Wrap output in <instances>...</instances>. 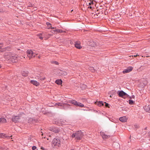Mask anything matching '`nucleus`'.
I'll use <instances>...</instances> for the list:
<instances>
[{
  "mask_svg": "<svg viewBox=\"0 0 150 150\" xmlns=\"http://www.w3.org/2000/svg\"><path fill=\"white\" fill-rule=\"evenodd\" d=\"M5 56L6 59L10 60L13 63L16 62L17 61L18 56L17 55H15L9 52L6 53Z\"/></svg>",
  "mask_w": 150,
  "mask_h": 150,
  "instance_id": "1",
  "label": "nucleus"
},
{
  "mask_svg": "<svg viewBox=\"0 0 150 150\" xmlns=\"http://www.w3.org/2000/svg\"><path fill=\"white\" fill-rule=\"evenodd\" d=\"M83 135V134L81 131H79L73 133L71 136L72 138H75L76 139L79 140L81 139Z\"/></svg>",
  "mask_w": 150,
  "mask_h": 150,
  "instance_id": "2",
  "label": "nucleus"
},
{
  "mask_svg": "<svg viewBox=\"0 0 150 150\" xmlns=\"http://www.w3.org/2000/svg\"><path fill=\"white\" fill-rule=\"evenodd\" d=\"M60 145V142L59 138H54L52 142V146H57L59 147Z\"/></svg>",
  "mask_w": 150,
  "mask_h": 150,
  "instance_id": "3",
  "label": "nucleus"
},
{
  "mask_svg": "<svg viewBox=\"0 0 150 150\" xmlns=\"http://www.w3.org/2000/svg\"><path fill=\"white\" fill-rule=\"evenodd\" d=\"M70 103L77 106H79L81 108L84 107V105L83 104L78 102L74 100H70Z\"/></svg>",
  "mask_w": 150,
  "mask_h": 150,
  "instance_id": "4",
  "label": "nucleus"
},
{
  "mask_svg": "<svg viewBox=\"0 0 150 150\" xmlns=\"http://www.w3.org/2000/svg\"><path fill=\"white\" fill-rule=\"evenodd\" d=\"M118 94L120 97L125 98L128 97L129 96L123 91H119L118 92Z\"/></svg>",
  "mask_w": 150,
  "mask_h": 150,
  "instance_id": "5",
  "label": "nucleus"
},
{
  "mask_svg": "<svg viewBox=\"0 0 150 150\" xmlns=\"http://www.w3.org/2000/svg\"><path fill=\"white\" fill-rule=\"evenodd\" d=\"M27 56L30 59L31 58H33L35 57L34 54L33 52L31 50H28L27 51Z\"/></svg>",
  "mask_w": 150,
  "mask_h": 150,
  "instance_id": "6",
  "label": "nucleus"
},
{
  "mask_svg": "<svg viewBox=\"0 0 150 150\" xmlns=\"http://www.w3.org/2000/svg\"><path fill=\"white\" fill-rule=\"evenodd\" d=\"M133 69V68L131 67H129L127 68L126 69H125L122 72L124 74H125L129 73Z\"/></svg>",
  "mask_w": 150,
  "mask_h": 150,
  "instance_id": "7",
  "label": "nucleus"
},
{
  "mask_svg": "<svg viewBox=\"0 0 150 150\" xmlns=\"http://www.w3.org/2000/svg\"><path fill=\"white\" fill-rule=\"evenodd\" d=\"M20 118L19 116H14L12 118V120L13 122H16L18 121L19 119Z\"/></svg>",
  "mask_w": 150,
  "mask_h": 150,
  "instance_id": "8",
  "label": "nucleus"
},
{
  "mask_svg": "<svg viewBox=\"0 0 150 150\" xmlns=\"http://www.w3.org/2000/svg\"><path fill=\"white\" fill-rule=\"evenodd\" d=\"M128 118L126 116H123L120 117L119 118V120L123 122H127Z\"/></svg>",
  "mask_w": 150,
  "mask_h": 150,
  "instance_id": "9",
  "label": "nucleus"
},
{
  "mask_svg": "<svg viewBox=\"0 0 150 150\" xmlns=\"http://www.w3.org/2000/svg\"><path fill=\"white\" fill-rule=\"evenodd\" d=\"M75 46L77 48L80 49L82 47L80 45V42L79 41H77L75 44Z\"/></svg>",
  "mask_w": 150,
  "mask_h": 150,
  "instance_id": "10",
  "label": "nucleus"
},
{
  "mask_svg": "<svg viewBox=\"0 0 150 150\" xmlns=\"http://www.w3.org/2000/svg\"><path fill=\"white\" fill-rule=\"evenodd\" d=\"M30 82L31 83L36 86H38L40 84L39 82L34 80H31Z\"/></svg>",
  "mask_w": 150,
  "mask_h": 150,
  "instance_id": "11",
  "label": "nucleus"
},
{
  "mask_svg": "<svg viewBox=\"0 0 150 150\" xmlns=\"http://www.w3.org/2000/svg\"><path fill=\"white\" fill-rule=\"evenodd\" d=\"M100 134L103 139L107 138L110 137L109 136L105 134L103 132H101Z\"/></svg>",
  "mask_w": 150,
  "mask_h": 150,
  "instance_id": "12",
  "label": "nucleus"
},
{
  "mask_svg": "<svg viewBox=\"0 0 150 150\" xmlns=\"http://www.w3.org/2000/svg\"><path fill=\"white\" fill-rule=\"evenodd\" d=\"M6 122V120L4 118L2 117L0 118V123H5Z\"/></svg>",
  "mask_w": 150,
  "mask_h": 150,
  "instance_id": "13",
  "label": "nucleus"
},
{
  "mask_svg": "<svg viewBox=\"0 0 150 150\" xmlns=\"http://www.w3.org/2000/svg\"><path fill=\"white\" fill-rule=\"evenodd\" d=\"M144 109L146 112H150V107L149 105L145 106L144 108Z\"/></svg>",
  "mask_w": 150,
  "mask_h": 150,
  "instance_id": "14",
  "label": "nucleus"
},
{
  "mask_svg": "<svg viewBox=\"0 0 150 150\" xmlns=\"http://www.w3.org/2000/svg\"><path fill=\"white\" fill-rule=\"evenodd\" d=\"M46 24L48 26V29H54V28L52 27L51 24L49 22H47Z\"/></svg>",
  "mask_w": 150,
  "mask_h": 150,
  "instance_id": "15",
  "label": "nucleus"
},
{
  "mask_svg": "<svg viewBox=\"0 0 150 150\" xmlns=\"http://www.w3.org/2000/svg\"><path fill=\"white\" fill-rule=\"evenodd\" d=\"M51 130L54 132L55 133H59V131L58 129L56 128H54L52 129Z\"/></svg>",
  "mask_w": 150,
  "mask_h": 150,
  "instance_id": "16",
  "label": "nucleus"
},
{
  "mask_svg": "<svg viewBox=\"0 0 150 150\" xmlns=\"http://www.w3.org/2000/svg\"><path fill=\"white\" fill-rule=\"evenodd\" d=\"M23 76H26L28 75V71H23L22 73Z\"/></svg>",
  "mask_w": 150,
  "mask_h": 150,
  "instance_id": "17",
  "label": "nucleus"
},
{
  "mask_svg": "<svg viewBox=\"0 0 150 150\" xmlns=\"http://www.w3.org/2000/svg\"><path fill=\"white\" fill-rule=\"evenodd\" d=\"M56 83L60 85L62 83V81L61 80H57L55 81Z\"/></svg>",
  "mask_w": 150,
  "mask_h": 150,
  "instance_id": "18",
  "label": "nucleus"
},
{
  "mask_svg": "<svg viewBox=\"0 0 150 150\" xmlns=\"http://www.w3.org/2000/svg\"><path fill=\"white\" fill-rule=\"evenodd\" d=\"M97 105L99 106H101L103 105V103L102 101H99L97 104Z\"/></svg>",
  "mask_w": 150,
  "mask_h": 150,
  "instance_id": "19",
  "label": "nucleus"
},
{
  "mask_svg": "<svg viewBox=\"0 0 150 150\" xmlns=\"http://www.w3.org/2000/svg\"><path fill=\"white\" fill-rule=\"evenodd\" d=\"M89 70H90L92 72H94L95 71V70L94 68L93 67H89Z\"/></svg>",
  "mask_w": 150,
  "mask_h": 150,
  "instance_id": "20",
  "label": "nucleus"
},
{
  "mask_svg": "<svg viewBox=\"0 0 150 150\" xmlns=\"http://www.w3.org/2000/svg\"><path fill=\"white\" fill-rule=\"evenodd\" d=\"M6 135L3 133H0V137H8L6 136H5Z\"/></svg>",
  "mask_w": 150,
  "mask_h": 150,
  "instance_id": "21",
  "label": "nucleus"
},
{
  "mask_svg": "<svg viewBox=\"0 0 150 150\" xmlns=\"http://www.w3.org/2000/svg\"><path fill=\"white\" fill-rule=\"evenodd\" d=\"M54 30H52L51 31V32L53 33H55V32H57V29L55 28H54V29H53Z\"/></svg>",
  "mask_w": 150,
  "mask_h": 150,
  "instance_id": "22",
  "label": "nucleus"
},
{
  "mask_svg": "<svg viewBox=\"0 0 150 150\" xmlns=\"http://www.w3.org/2000/svg\"><path fill=\"white\" fill-rule=\"evenodd\" d=\"M51 63L52 64H55L56 65H58L59 64L58 62H57L55 61H52L51 62Z\"/></svg>",
  "mask_w": 150,
  "mask_h": 150,
  "instance_id": "23",
  "label": "nucleus"
},
{
  "mask_svg": "<svg viewBox=\"0 0 150 150\" xmlns=\"http://www.w3.org/2000/svg\"><path fill=\"white\" fill-rule=\"evenodd\" d=\"M64 32L62 30H59V29H57V33H62Z\"/></svg>",
  "mask_w": 150,
  "mask_h": 150,
  "instance_id": "24",
  "label": "nucleus"
},
{
  "mask_svg": "<svg viewBox=\"0 0 150 150\" xmlns=\"http://www.w3.org/2000/svg\"><path fill=\"white\" fill-rule=\"evenodd\" d=\"M33 51V52L35 56V57L36 55H38V51H35V50H34Z\"/></svg>",
  "mask_w": 150,
  "mask_h": 150,
  "instance_id": "25",
  "label": "nucleus"
},
{
  "mask_svg": "<svg viewBox=\"0 0 150 150\" xmlns=\"http://www.w3.org/2000/svg\"><path fill=\"white\" fill-rule=\"evenodd\" d=\"M42 34L41 33L39 34L38 35V36L39 38L41 40L43 38V37H42Z\"/></svg>",
  "mask_w": 150,
  "mask_h": 150,
  "instance_id": "26",
  "label": "nucleus"
},
{
  "mask_svg": "<svg viewBox=\"0 0 150 150\" xmlns=\"http://www.w3.org/2000/svg\"><path fill=\"white\" fill-rule=\"evenodd\" d=\"M129 103L130 105H132L134 103V101L131 100H129Z\"/></svg>",
  "mask_w": 150,
  "mask_h": 150,
  "instance_id": "27",
  "label": "nucleus"
},
{
  "mask_svg": "<svg viewBox=\"0 0 150 150\" xmlns=\"http://www.w3.org/2000/svg\"><path fill=\"white\" fill-rule=\"evenodd\" d=\"M56 106H62L63 105V104L60 103H58L56 104Z\"/></svg>",
  "mask_w": 150,
  "mask_h": 150,
  "instance_id": "28",
  "label": "nucleus"
},
{
  "mask_svg": "<svg viewBox=\"0 0 150 150\" xmlns=\"http://www.w3.org/2000/svg\"><path fill=\"white\" fill-rule=\"evenodd\" d=\"M90 2L88 3L89 5H91V4H94L93 2V1H90Z\"/></svg>",
  "mask_w": 150,
  "mask_h": 150,
  "instance_id": "29",
  "label": "nucleus"
},
{
  "mask_svg": "<svg viewBox=\"0 0 150 150\" xmlns=\"http://www.w3.org/2000/svg\"><path fill=\"white\" fill-rule=\"evenodd\" d=\"M36 147L35 146H33L32 147V149L33 150H35L36 149Z\"/></svg>",
  "mask_w": 150,
  "mask_h": 150,
  "instance_id": "30",
  "label": "nucleus"
},
{
  "mask_svg": "<svg viewBox=\"0 0 150 150\" xmlns=\"http://www.w3.org/2000/svg\"><path fill=\"white\" fill-rule=\"evenodd\" d=\"M105 106L106 107H108V108H109V104L107 103H106V102H105Z\"/></svg>",
  "mask_w": 150,
  "mask_h": 150,
  "instance_id": "31",
  "label": "nucleus"
},
{
  "mask_svg": "<svg viewBox=\"0 0 150 150\" xmlns=\"http://www.w3.org/2000/svg\"><path fill=\"white\" fill-rule=\"evenodd\" d=\"M38 79H40L41 80H44L45 79V78H41L40 77V78H38Z\"/></svg>",
  "mask_w": 150,
  "mask_h": 150,
  "instance_id": "32",
  "label": "nucleus"
},
{
  "mask_svg": "<svg viewBox=\"0 0 150 150\" xmlns=\"http://www.w3.org/2000/svg\"><path fill=\"white\" fill-rule=\"evenodd\" d=\"M40 149L42 150H46V149L45 148H43L42 146H41L40 147Z\"/></svg>",
  "mask_w": 150,
  "mask_h": 150,
  "instance_id": "33",
  "label": "nucleus"
},
{
  "mask_svg": "<svg viewBox=\"0 0 150 150\" xmlns=\"http://www.w3.org/2000/svg\"><path fill=\"white\" fill-rule=\"evenodd\" d=\"M63 75H67V73L65 72H64L63 73Z\"/></svg>",
  "mask_w": 150,
  "mask_h": 150,
  "instance_id": "34",
  "label": "nucleus"
},
{
  "mask_svg": "<svg viewBox=\"0 0 150 150\" xmlns=\"http://www.w3.org/2000/svg\"><path fill=\"white\" fill-rule=\"evenodd\" d=\"M139 56V55L138 54H137L136 55H134V56L135 57H137V56Z\"/></svg>",
  "mask_w": 150,
  "mask_h": 150,
  "instance_id": "35",
  "label": "nucleus"
},
{
  "mask_svg": "<svg viewBox=\"0 0 150 150\" xmlns=\"http://www.w3.org/2000/svg\"><path fill=\"white\" fill-rule=\"evenodd\" d=\"M29 6V7H33V5H30H30H29V6Z\"/></svg>",
  "mask_w": 150,
  "mask_h": 150,
  "instance_id": "36",
  "label": "nucleus"
},
{
  "mask_svg": "<svg viewBox=\"0 0 150 150\" xmlns=\"http://www.w3.org/2000/svg\"><path fill=\"white\" fill-rule=\"evenodd\" d=\"M88 8H90L91 9H92V7L91 6L88 7Z\"/></svg>",
  "mask_w": 150,
  "mask_h": 150,
  "instance_id": "37",
  "label": "nucleus"
},
{
  "mask_svg": "<svg viewBox=\"0 0 150 150\" xmlns=\"http://www.w3.org/2000/svg\"><path fill=\"white\" fill-rule=\"evenodd\" d=\"M134 96H132V98H131V97H129V98H134Z\"/></svg>",
  "mask_w": 150,
  "mask_h": 150,
  "instance_id": "38",
  "label": "nucleus"
},
{
  "mask_svg": "<svg viewBox=\"0 0 150 150\" xmlns=\"http://www.w3.org/2000/svg\"><path fill=\"white\" fill-rule=\"evenodd\" d=\"M38 58H39V59L40 58V56H38Z\"/></svg>",
  "mask_w": 150,
  "mask_h": 150,
  "instance_id": "39",
  "label": "nucleus"
},
{
  "mask_svg": "<svg viewBox=\"0 0 150 150\" xmlns=\"http://www.w3.org/2000/svg\"><path fill=\"white\" fill-rule=\"evenodd\" d=\"M149 41L150 42V38L149 39Z\"/></svg>",
  "mask_w": 150,
  "mask_h": 150,
  "instance_id": "40",
  "label": "nucleus"
},
{
  "mask_svg": "<svg viewBox=\"0 0 150 150\" xmlns=\"http://www.w3.org/2000/svg\"><path fill=\"white\" fill-rule=\"evenodd\" d=\"M43 133H42V135H43Z\"/></svg>",
  "mask_w": 150,
  "mask_h": 150,
  "instance_id": "41",
  "label": "nucleus"
},
{
  "mask_svg": "<svg viewBox=\"0 0 150 150\" xmlns=\"http://www.w3.org/2000/svg\"><path fill=\"white\" fill-rule=\"evenodd\" d=\"M74 150V149H71V150Z\"/></svg>",
  "mask_w": 150,
  "mask_h": 150,
  "instance_id": "42",
  "label": "nucleus"
},
{
  "mask_svg": "<svg viewBox=\"0 0 150 150\" xmlns=\"http://www.w3.org/2000/svg\"><path fill=\"white\" fill-rule=\"evenodd\" d=\"M35 10H36V8H35Z\"/></svg>",
  "mask_w": 150,
  "mask_h": 150,
  "instance_id": "43",
  "label": "nucleus"
},
{
  "mask_svg": "<svg viewBox=\"0 0 150 150\" xmlns=\"http://www.w3.org/2000/svg\"><path fill=\"white\" fill-rule=\"evenodd\" d=\"M47 139L48 140H49V139H48V138H47Z\"/></svg>",
  "mask_w": 150,
  "mask_h": 150,
  "instance_id": "44",
  "label": "nucleus"
},
{
  "mask_svg": "<svg viewBox=\"0 0 150 150\" xmlns=\"http://www.w3.org/2000/svg\"><path fill=\"white\" fill-rule=\"evenodd\" d=\"M1 67V65H0V68Z\"/></svg>",
  "mask_w": 150,
  "mask_h": 150,
  "instance_id": "45",
  "label": "nucleus"
}]
</instances>
